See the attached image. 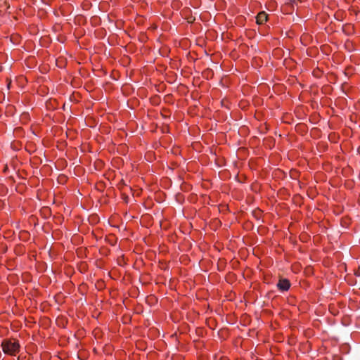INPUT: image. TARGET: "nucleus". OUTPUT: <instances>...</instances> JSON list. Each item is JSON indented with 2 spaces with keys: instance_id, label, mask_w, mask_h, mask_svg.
<instances>
[{
  "instance_id": "1",
  "label": "nucleus",
  "mask_w": 360,
  "mask_h": 360,
  "mask_svg": "<svg viewBox=\"0 0 360 360\" xmlns=\"http://www.w3.org/2000/svg\"><path fill=\"white\" fill-rule=\"evenodd\" d=\"M2 350L4 354L15 356L20 352V343L15 339H4L1 342Z\"/></svg>"
},
{
  "instance_id": "3",
  "label": "nucleus",
  "mask_w": 360,
  "mask_h": 360,
  "mask_svg": "<svg viewBox=\"0 0 360 360\" xmlns=\"http://www.w3.org/2000/svg\"><path fill=\"white\" fill-rule=\"evenodd\" d=\"M257 23L259 25L264 24L268 19V15L264 11L259 12L257 15Z\"/></svg>"
},
{
  "instance_id": "2",
  "label": "nucleus",
  "mask_w": 360,
  "mask_h": 360,
  "mask_svg": "<svg viewBox=\"0 0 360 360\" xmlns=\"http://www.w3.org/2000/svg\"><path fill=\"white\" fill-rule=\"evenodd\" d=\"M277 287L281 291H287L290 287V283L289 280L286 278H281L278 281Z\"/></svg>"
}]
</instances>
